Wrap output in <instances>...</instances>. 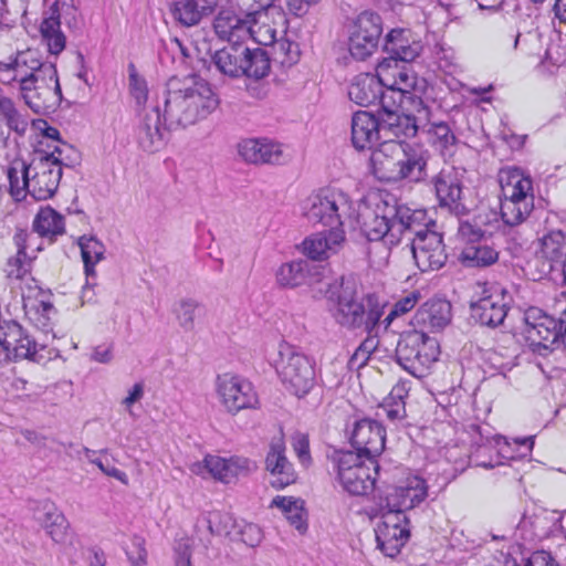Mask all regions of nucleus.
<instances>
[{
	"label": "nucleus",
	"instance_id": "nucleus-51",
	"mask_svg": "<svg viewBox=\"0 0 566 566\" xmlns=\"http://www.w3.org/2000/svg\"><path fill=\"white\" fill-rule=\"evenodd\" d=\"M511 181L504 188V199L502 201H522L526 198H534L533 182L530 177L512 175Z\"/></svg>",
	"mask_w": 566,
	"mask_h": 566
},
{
	"label": "nucleus",
	"instance_id": "nucleus-15",
	"mask_svg": "<svg viewBox=\"0 0 566 566\" xmlns=\"http://www.w3.org/2000/svg\"><path fill=\"white\" fill-rule=\"evenodd\" d=\"M380 521L376 524L377 547L388 557H396L410 537L409 520L379 507Z\"/></svg>",
	"mask_w": 566,
	"mask_h": 566
},
{
	"label": "nucleus",
	"instance_id": "nucleus-54",
	"mask_svg": "<svg viewBox=\"0 0 566 566\" xmlns=\"http://www.w3.org/2000/svg\"><path fill=\"white\" fill-rule=\"evenodd\" d=\"M44 155L61 167V170L63 167L73 168L80 163L78 151L67 143L55 146L52 151L44 153Z\"/></svg>",
	"mask_w": 566,
	"mask_h": 566
},
{
	"label": "nucleus",
	"instance_id": "nucleus-49",
	"mask_svg": "<svg viewBox=\"0 0 566 566\" xmlns=\"http://www.w3.org/2000/svg\"><path fill=\"white\" fill-rule=\"evenodd\" d=\"M203 310V305L191 297L181 298L174 310L179 326L186 332H192L196 326V317Z\"/></svg>",
	"mask_w": 566,
	"mask_h": 566
},
{
	"label": "nucleus",
	"instance_id": "nucleus-42",
	"mask_svg": "<svg viewBox=\"0 0 566 566\" xmlns=\"http://www.w3.org/2000/svg\"><path fill=\"white\" fill-rule=\"evenodd\" d=\"M32 228L39 237L61 235L65 231L64 218L56 210L46 206L36 213Z\"/></svg>",
	"mask_w": 566,
	"mask_h": 566
},
{
	"label": "nucleus",
	"instance_id": "nucleus-40",
	"mask_svg": "<svg viewBox=\"0 0 566 566\" xmlns=\"http://www.w3.org/2000/svg\"><path fill=\"white\" fill-rule=\"evenodd\" d=\"M539 255L545 260V273L560 268L566 259V234L557 230L544 235L541 241Z\"/></svg>",
	"mask_w": 566,
	"mask_h": 566
},
{
	"label": "nucleus",
	"instance_id": "nucleus-7",
	"mask_svg": "<svg viewBox=\"0 0 566 566\" xmlns=\"http://www.w3.org/2000/svg\"><path fill=\"white\" fill-rule=\"evenodd\" d=\"M408 107L399 106L395 102L382 101V129L397 138H412L420 129H424L431 117L430 107L419 96L407 97Z\"/></svg>",
	"mask_w": 566,
	"mask_h": 566
},
{
	"label": "nucleus",
	"instance_id": "nucleus-26",
	"mask_svg": "<svg viewBox=\"0 0 566 566\" xmlns=\"http://www.w3.org/2000/svg\"><path fill=\"white\" fill-rule=\"evenodd\" d=\"M429 157L427 149L418 145L407 144L390 181L408 180L415 184L423 181L427 177Z\"/></svg>",
	"mask_w": 566,
	"mask_h": 566
},
{
	"label": "nucleus",
	"instance_id": "nucleus-30",
	"mask_svg": "<svg viewBox=\"0 0 566 566\" xmlns=\"http://www.w3.org/2000/svg\"><path fill=\"white\" fill-rule=\"evenodd\" d=\"M238 151L244 161L254 165H279L286 159L281 145L268 139H244L238 145Z\"/></svg>",
	"mask_w": 566,
	"mask_h": 566
},
{
	"label": "nucleus",
	"instance_id": "nucleus-8",
	"mask_svg": "<svg viewBox=\"0 0 566 566\" xmlns=\"http://www.w3.org/2000/svg\"><path fill=\"white\" fill-rule=\"evenodd\" d=\"M438 355L437 340L429 337L424 331L413 329L401 335L396 347L397 363L417 378L427 375Z\"/></svg>",
	"mask_w": 566,
	"mask_h": 566
},
{
	"label": "nucleus",
	"instance_id": "nucleus-33",
	"mask_svg": "<svg viewBox=\"0 0 566 566\" xmlns=\"http://www.w3.org/2000/svg\"><path fill=\"white\" fill-rule=\"evenodd\" d=\"M23 310L28 319L36 328L44 333L52 331V324L56 311L51 302V294H48L40 289L34 296H23Z\"/></svg>",
	"mask_w": 566,
	"mask_h": 566
},
{
	"label": "nucleus",
	"instance_id": "nucleus-56",
	"mask_svg": "<svg viewBox=\"0 0 566 566\" xmlns=\"http://www.w3.org/2000/svg\"><path fill=\"white\" fill-rule=\"evenodd\" d=\"M34 255H25L17 250V254L10 258L6 264V273L9 279L21 280L31 272Z\"/></svg>",
	"mask_w": 566,
	"mask_h": 566
},
{
	"label": "nucleus",
	"instance_id": "nucleus-9",
	"mask_svg": "<svg viewBox=\"0 0 566 566\" xmlns=\"http://www.w3.org/2000/svg\"><path fill=\"white\" fill-rule=\"evenodd\" d=\"M40 76L52 80L54 77V63L43 62L38 50L28 49L19 51L0 61V81L4 85L18 84L19 91H27L28 87Z\"/></svg>",
	"mask_w": 566,
	"mask_h": 566
},
{
	"label": "nucleus",
	"instance_id": "nucleus-31",
	"mask_svg": "<svg viewBox=\"0 0 566 566\" xmlns=\"http://www.w3.org/2000/svg\"><path fill=\"white\" fill-rule=\"evenodd\" d=\"M407 144L403 142L385 140L373 150L370 161L374 172L379 179L391 180Z\"/></svg>",
	"mask_w": 566,
	"mask_h": 566
},
{
	"label": "nucleus",
	"instance_id": "nucleus-45",
	"mask_svg": "<svg viewBox=\"0 0 566 566\" xmlns=\"http://www.w3.org/2000/svg\"><path fill=\"white\" fill-rule=\"evenodd\" d=\"M308 273L306 261H292L282 264L276 272V282L282 287H296L305 283Z\"/></svg>",
	"mask_w": 566,
	"mask_h": 566
},
{
	"label": "nucleus",
	"instance_id": "nucleus-41",
	"mask_svg": "<svg viewBox=\"0 0 566 566\" xmlns=\"http://www.w3.org/2000/svg\"><path fill=\"white\" fill-rule=\"evenodd\" d=\"M271 506L281 509L285 518L300 534H304L307 531L306 512L304 510L303 500L277 495L272 500Z\"/></svg>",
	"mask_w": 566,
	"mask_h": 566
},
{
	"label": "nucleus",
	"instance_id": "nucleus-12",
	"mask_svg": "<svg viewBox=\"0 0 566 566\" xmlns=\"http://www.w3.org/2000/svg\"><path fill=\"white\" fill-rule=\"evenodd\" d=\"M338 480L352 495H367L375 488L376 475L373 465L354 451H339L334 457Z\"/></svg>",
	"mask_w": 566,
	"mask_h": 566
},
{
	"label": "nucleus",
	"instance_id": "nucleus-62",
	"mask_svg": "<svg viewBox=\"0 0 566 566\" xmlns=\"http://www.w3.org/2000/svg\"><path fill=\"white\" fill-rule=\"evenodd\" d=\"M274 0H238L239 6L247 17L258 20L264 11L272 6Z\"/></svg>",
	"mask_w": 566,
	"mask_h": 566
},
{
	"label": "nucleus",
	"instance_id": "nucleus-17",
	"mask_svg": "<svg viewBox=\"0 0 566 566\" xmlns=\"http://www.w3.org/2000/svg\"><path fill=\"white\" fill-rule=\"evenodd\" d=\"M385 441L386 432L378 421L364 418L355 422L350 437L352 446L356 450L354 453L365 458L373 465L375 473L379 468L376 457L382 452Z\"/></svg>",
	"mask_w": 566,
	"mask_h": 566
},
{
	"label": "nucleus",
	"instance_id": "nucleus-11",
	"mask_svg": "<svg viewBox=\"0 0 566 566\" xmlns=\"http://www.w3.org/2000/svg\"><path fill=\"white\" fill-rule=\"evenodd\" d=\"M20 170L24 172V185L29 186V195L35 200H46L56 192L62 170L50 160L42 150H35L30 163H20Z\"/></svg>",
	"mask_w": 566,
	"mask_h": 566
},
{
	"label": "nucleus",
	"instance_id": "nucleus-36",
	"mask_svg": "<svg viewBox=\"0 0 566 566\" xmlns=\"http://www.w3.org/2000/svg\"><path fill=\"white\" fill-rule=\"evenodd\" d=\"M284 452L285 448L282 441L273 442L265 459L266 470L273 476L271 485L279 490L294 483L296 480L293 467Z\"/></svg>",
	"mask_w": 566,
	"mask_h": 566
},
{
	"label": "nucleus",
	"instance_id": "nucleus-19",
	"mask_svg": "<svg viewBox=\"0 0 566 566\" xmlns=\"http://www.w3.org/2000/svg\"><path fill=\"white\" fill-rule=\"evenodd\" d=\"M431 188L441 208L459 216L464 213L462 179L454 168H443L430 179Z\"/></svg>",
	"mask_w": 566,
	"mask_h": 566
},
{
	"label": "nucleus",
	"instance_id": "nucleus-53",
	"mask_svg": "<svg viewBox=\"0 0 566 566\" xmlns=\"http://www.w3.org/2000/svg\"><path fill=\"white\" fill-rule=\"evenodd\" d=\"M208 530L211 535L229 536L237 526L234 517L227 512H212L207 517Z\"/></svg>",
	"mask_w": 566,
	"mask_h": 566
},
{
	"label": "nucleus",
	"instance_id": "nucleus-44",
	"mask_svg": "<svg viewBox=\"0 0 566 566\" xmlns=\"http://www.w3.org/2000/svg\"><path fill=\"white\" fill-rule=\"evenodd\" d=\"M86 276L95 274L94 266L104 259L105 245L94 235H82L77 240Z\"/></svg>",
	"mask_w": 566,
	"mask_h": 566
},
{
	"label": "nucleus",
	"instance_id": "nucleus-46",
	"mask_svg": "<svg viewBox=\"0 0 566 566\" xmlns=\"http://www.w3.org/2000/svg\"><path fill=\"white\" fill-rule=\"evenodd\" d=\"M534 209V198L522 201H501V217L505 224L514 227L524 222Z\"/></svg>",
	"mask_w": 566,
	"mask_h": 566
},
{
	"label": "nucleus",
	"instance_id": "nucleus-60",
	"mask_svg": "<svg viewBox=\"0 0 566 566\" xmlns=\"http://www.w3.org/2000/svg\"><path fill=\"white\" fill-rule=\"evenodd\" d=\"M394 78L392 83L388 84V90L392 92H398L401 97L407 99L408 96H405L408 93L409 88L415 86V77L410 74L405 67L398 70L397 67L392 70L390 74ZM401 104L405 102L400 101Z\"/></svg>",
	"mask_w": 566,
	"mask_h": 566
},
{
	"label": "nucleus",
	"instance_id": "nucleus-50",
	"mask_svg": "<svg viewBox=\"0 0 566 566\" xmlns=\"http://www.w3.org/2000/svg\"><path fill=\"white\" fill-rule=\"evenodd\" d=\"M429 135V142L437 147L442 155L449 147L454 146L457 137L450 126L444 122L430 123L423 129Z\"/></svg>",
	"mask_w": 566,
	"mask_h": 566
},
{
	"label": "nucleus",
	"instance_id": "nucleus-23",
	"mask_svg": "<svg viewBox=\"0 0 566 566\" xmlns=\"http://www.w3.org/2000/svg\"><path fill=\"white\" fill-rule=\"evenodd\" d=\"M0 346L9 358L36 360L35 339L15 321H3L0 326Z\"/></svg>",
	"mask_w": 566,
	"mask_h": 566
},
{
	"label": "nucleus",
	"instance_id": "nucleus-2",
	"mask_svg": "<svg viewBox=\"0 0 566 566\" xmlns=\"http://www.w3.org/2000/svg\"><path fill=\"white\" fill-rule=\"evenodd\" d=\"M528 349L536 357V366L552 379L566 368V354L556 336L554 316L539 307L531 306L524 313Z\"/></svg>",
	"mask_w": 566,
	"mask_h": 566
},
{
	"label": "nucleus",
	"instance_id": "nucleus-21",
	"mask_svg": "<svg viewBox=\"0 0 566 566\" xmlns=\"http://www.w3.org/2000/svg\"><path fill=\"white\" fill-rule=\"evenodd\" d=\"M40 78V76L38 77ZM25 104L36 114L55 111L62 102V90L59 82L56 66L52 80H36L27 91L20 92Z\"/></svg>",
	"mask_w": 566,
	"mask_h": 566
},
{
	"label": "nucleus",
	"instance_id": "nucleus-48",
	"mask_svg": "<svg viewBox=\"0 0 566 566\" xmlns=\"http://www.w3.org/2000/svg\"><path fill=\"white\" fill-rule=\"evenodd\" d=\"M496 443L500 446V453L505 458H526L532 453L535 436L513 438L512 442L506 437L499 436Z\"/></svg>",
	"mask_w": 566,
	"mask_h": 566
},
{
	"label": "nucleus",
	"instance_id": "nucleus-27",
	"mask_svg": "<svg viewBox=\"0 0 566 566\" xmlns=\"http://www.w3.org/2000/svg\"><path fill=\"white\" fill-rule=\"evenodd\" d=\"M452 317V306L443 298H430L415 313L412 324L428 332H439L448 326Z\"/></svg>",
	"mask_w": 566,
	"mask_h": 566
},
{
	"label": "nucleus",
	"instance_id": "nucleus-47",
	"mask_svg": "<svg viewBox=\"0 0 566 566\" xmlns=\"http://www.w3.org/2000/svg\"><path fill=\"white\" fill-rule=\"evenodd\" d=\"M61 22L59 15L52 14L41 23L40 31L43 40L46 42L49 52L57 55L65 48V35L60 29Z\"/></svg>",
	"mask_w": 566,
	"mask_h": 566
},
{
	"label": "nucleus",
	"instance_id": "nucleus-13",
	"mask_svg": "<svg viewBox=\"0 0 566 566\" xmlns=\"http://www.w3.org/2000/svg\"><path fill=\"white\" fill-rule=\"evenodd\" d=\"M382 20L376 12L364 11L355 20L348 39V51L357 61H365L378 49Z\"/></svg>",
	"mask_w": 566,
	"mask_h": 566
},
{
	"label": "nucleus",
	"instance_id": "nucleus-20",
	"mask_svg": "<svg viewBox=\"0 0 566 566\" xmlns=\"http://www.w3.org/2000/svg\"><path fill=\"white\" fill-rule=\"evenodd\" d=\"M388 195L386 193L376 203L374 210L364 216L360 230L368 241H384L386 244L396 245L397 241L390 235L394 229L392 219L395 214Z\"/></svg>",
	"mask_w": 566,
	"mask_h": 566
},
{
	"label": "nucleus",
	"instance_id": "nucleus-57",
	"mask_svg": "<svg viewBox=\"0 0 566 566\" xmlns=\"http://www.w3.org/2000/svg\"><path fill=\"white\" fill-rule=\"evenodd\" d=\"M20 163L25 161L14 160L13 165L8 169L10 195L17 201L24 199L27 193H29V186L24 185V172L20 170Z\"/></svg>",
	"mask_w": 566,
	"mask_h": 566
},
{
	"label": "nucleus",
	"instance_id": "nucleus-37",
	"mask_svg": "<svg viewBox=\"0 0 566 566\" xmlns=\"http://www.w3.org/2000/svg\"><path fill=\"white\" fill-rule=\"evenodd\" d=\"M218 0H179L171 9L172 17L185 27L197 25L216 9Z\"/></svg>",
	"mask_w": 566,
	"mask_h": 566
},
{
	"label": "nucleus",
	"instance_id": "nucleus-34",
	"mask_svg": "<svg viewBox=\"0 0 566 566\" xmlns=\"http://www.w3.org/2000/svg\"><path fill=\"white\" fill-rule=\"evenodd\" d=\"M344 241V229L318 232L303 241V253L312 260H325L335 254Z\"/></svg>",
	"mask_w": 566,
	"mask_h": 566
},
{
	"label": "nucleus",
	"instance_id": "nucleus-43",
	"mask_svg": "<svg viewBox=\"0 0 566 566\" xmlns=\"http://www.w3.org/2000/svg\"><path fill=\"white\" fill-rule=\"evenodd\" d=\"M462 263L470 268H483L495 263L499 253L492 247L481 243H470L461 252Z\"/></svg>",
	"mask_w": 566,
	"mask_h": 566
},
{
	"label": "nucleus",
	"instance_id": "nucleus-32",
	"mask_svg": "<svg viewBox=\"0 0 566 566\" xmlns=\"http://www.w3.org/2000/svg\"><path fill=\"white\" fill-rule=\"evenodd\" d=\"M385 51L397 63L411 62L422 51V44L416 40L408 29H392L385 39Z\"/></svg>",
	"mask_w": 566,
	"mask_h": 566
},
{
	"label": "nucleus",
	"instance_id": "nucleus-38",
	"mask_svg": "<svg viewBox=\"0 0 566 566\" xmlns=\"http://www.w3.org/2000/svg\"><path fill=\"white\" fill-rule=\"evenodd\" d=\"M218 0H179L171 9L172 17L185 27L197 25L216 9Z\"/></svg>",
	"mask_w": 566,
	"mask_h": 566
},
{
	"label": "nucleus",
	"instance_id": "nucleus-64",
	"mask_svg": "<svg viewBox=\"0 0 566 566\" xmlns=\"http://www.w3.org/2000/svg\"><path fill=\"white\" fill-rule=\"evenodd\" d=\"M523 566H559V563L552 553L542 549L532 553Z\"/></svg>",
	"mask_w": 566,
	"mask_h": 566
},
{
	"label": "nucleus",
	"instance_id": "nucleus-6",
	"mask_svg": "<svg viewBox=\"0 0 566 566\" xmlns=\"http://www.w3.org/2000/svg\"><path fill=\"white\" fill-rule=\"evenodd\" d=\"M273 364L284 388L290 394L302 398L311 391L315 384L314 366L308 357L297 352L294 346L281 342Z\"/></svg>",
	"mask_w": 566,
	"mask_h": 566
},
{
	"label": "nucleus",
	"instance_id": "nucleus-59",
	"mask_svg": "<svg viewBox=\"0 0 566 566\" xmlns=\"http://www.w3.org/2000/svg\"><path fill=\"white\" fill-rule=\"evenodd\" d=\"M38 240L39 237L34 234V231L29 232L23 229H18L13 237L17 250L23 252L25 255H34V258L36 256V252L41 250Z\"/></svg>",
	"mask_w": 566,
	"mask_h": 566
},
{
	"label": "nucleus",
	"instance_id": "nucleus-14",
	"mask_svg": "<svg viewBox=\"0 0 566 566\" xmlns=\"http://www.w3.org/2000/svg\"><path fill=\"white\" fill-rule=\"evenodd\" d=\"M216 391L221 405L231 415H237L243 409H254L259 405L252 384L232 373L217 376Z\"/></svg>",
	"mask_w": 566,
	"mask_h": 566
},
{
	"label": "nucleus",
	"instance_id": "nucleus-1",
	"mask_svg": "<svg viewBox=\"0 0 566 566\" xmlns=\"http://www.w3.org/2000/svg\"><path fill=\"white\" fill-rule=\"evenodd\" d=\"M211 85L196 76L171 77L163 97V118L168 129L186 128L206 119L219 106Z\"/></svg>",
	"mask_w": 566,
	"mask_h": 566
},
{
	"label": "nucleus",
	"instance_id": "nucleus-29",
	"mask_svg": "<svg viewBox=\"0 0 566 566\" xmlns=\"http://www.w3.org/2000/svg\"><path fill=\"white\" fill-rule=\"evenodd\" d=\"M381 130H384L381 111L378 117L365 111L354 113L352 143L356 149H371L378 143Z\"/></svg>",
	"mask_w": 566,
	"mask_h": 566
},
{
	"label": "nucleus",
	"instance_id": "nucleus-55",
	"mask_svg": "<svg viewBox=\"0 0 566 566\" xmlns=\"http://www.w3.org/2000/svg\"><path fill=\"white\" fill-rule=\"evenodd\" d=\"M129 93L137 105H145L148 99V86L146 80L139 75L134 63L128 64Z\"/></svg>",
	"mask_w": 566,
	"mask_h": 566
},
{
	"label": "nucleus",
	"instance_id": "nucleus-39",
	"mask_svg": "<svg viewBox=\"0 0 566 566\" xmlns=\"http://www.w3.org/2000/svg\"><path fill=\"white\" fill-rule=\"evenodd\" d=\"M205 463L211 475L223 483H231L239 474H245L252 464L245 458H231L227 460L213 455L206 457Z\"/></svg>",
	"mask_w": 566,
	"mask_h": 566
},
{
	"label": "nucleus",
	"instance_id": "nucleus-52",
	"mask_svg": "<svg viewBox=\"0 0 566 566\" xmlns=\"http://www.w3.org/2000/svg\"><path fill=\"white\" fill-rule=\"evenodd\" d=\"M553 311L554 314L552 315L556 323V336L566 354V291L560 292L554 297Z\"/></svg>",
	"mask_w": 566,
	"mask_h": 566
},
{
	"label": "nucleus",
	"instance_id": "nucleus-61",
	"mask_svg": "<svg viewBox=\"0 0 566 566\" xmlns=\"http://www.w3.org/2000/svg\"><path fill=\"white\" fill-rule=\"evenodd\" d=\"M240 541L250 547L258 546L262 541L261 528L253 523H243L239 526Z\"/></svg>",
	"mask_w": 566,
	"mask_h": 566
},
{
	"label": "nucleus",
	"instance_id": "nucleus-24",
	"mask_svg": "<svg viewBox=\"0 0 566 566\" xmlns=\"http://www.w3.org/2000/svg\"><path fill=\"white\" fill-rule=\"evenodd\" d=\"M428 495L426 481L419 476L407 480L406 485L394 488L380 504L382 510L391 511L398 515H406V511L420 504Z\"/></svg>",
	"mask_w": 566,
	"mask_h": 566
},
{
	"label": "nucleus",
	"instance_id": "nucleus-10",
	"mask_svg": "<svg viewBox=\"0 0 566 566\" xmlns=\"http://www.w3.org/2000/svg\"><path fill=\"white\" fill-rule=\"evenodd\" d=\"M213 28L218 36L229 43L251 38L261 45H269L275 39V31L269 25L260 27L254 18L247 17V13L242 17L232 10H221L214 19Z\"/></svg>",
	"mask_w": 566,
	"mask_h": 566
},
{
	"label": "nucleus",
	"instance_id": "nucleus-58",
	"mask_svg": "<svg viewBox=\"0 0 566 566\" xmlns=\"http://www.w3.org/2000/svg\"><path fill=\"white\" fill-rule=\"evenodd\" d=\"M419 300L420 293L418 291H412L408 295L398 300L384 319L385 327H388L396 317L410 312Z\"/></svg>",
	"mask_w": 566,
	"mask_h": 566
},
{
	"label": "nucleus",
	"instance_id": "nucleus-4",
	"mask_svg": "<svg viewBox=\"0 0 566 566\" xmlns=\"http://www.w3.org/2000/svg\"><path fill=\"white\" fill-rule=\"evenodd\" d=\"M211 64L221 74L231 78L247 76L260 80L270 72L268 53L260 49H250L243 42L229 43L211 55Z\"/></svg>",
	"mask_w": 566,
	"mask_h": 566
},
{
	"label": "nucleus",
	"instance_id": "nucleus-63",
	"mask_svg": "<svg viewBox=\"0 0 566 566\" xmlns=\"http://www.w3.org/2000/svg\"><path fill=\"white\" fill-rule=\"evenodd\" d=\"M132 566H145L147 563V551L145 542L140 537H134L132 541V549L126 552Z\"/></svg>",
	"mask_w": 566,
	"mask_h": 566
},
{
	"label": "nucleus",
	"instance_id": "nucleus-35",
	"mask_svg": "<svg viewBox=\"0 0 566 566\" xmlns=\"http://www.w3.org/2000/svg\"><path fill=\"white\" fill-rule=\"evenodd\" d=\"M34 518L54 543L60 544L66 541L69 522L53 502L49 500L39 502L34 507Z\"/></svg>",
	"mask_w": 566,
	"mask_h": 566
},
{
	"label": "nucleus",
	"instance_id": "nucleus-25",
	"mask_svg": "<svg viewBox=\"0 0 566 566\" xmlns=\"http://www.w3.org/2000/svg\"><path fill=\"white\" fill-rule=\"evenodd\" d=\"M166 129L161 105L157 103L150 109H145L137 128V143L148 153L161 149L166 144Z\"/></svg>",
	"mask_w": 566,
	"mask_h": 566
},
{
	"label": "nucleus",
	"instance_id": "nucleus-3",
	"mask_svg": "<svg viewBox=\"0 0 566 566\" xmlns=\"http://www.w3.org/2000/svg\"><path fill=\"white\" fill-rule=\"evenodd\" d=\"M329 300L333 303L332 313L335 321L350 329L361 328L370 334L384 314V307L374 296H367V305L358 300L355 281L344 276L332 286Z\"/></svg>",
	"mask_w": 566,
	"mask_h": 566
},
{
	"label": "nucleus",
	"instance_id": "nucleus-28",
	"mask_svg": "<svg viewBox=\"0 0 566 566\" xmlns=\"http://www.w3.org/2000/svg\"><path fill=\"white\" fill-rule=\"evenodd\" d=\"M382 80L370 73H360L354 77L348 87V97L350 101L360 106L374 105L377 102L382 111V101L387 102Z\"/></svg>",
	"mask_w": 566,
	"mask_h": 566
},
{
	"label": "nucleus",
	"instance_id": "nucleus-5",
	"mask_svg": "<svg viewBox=\"0 0 566 566\" xmlns=\"http://www.w3.org/2000/svg\"><path fill=\"white\" fill-rule=\"evenodd\" d=\"M303 217L312 224L343 229L344 220L353 212V202L347 193L334 188H322L312 192L301 205Z\"/></svg>",
	"mask_w": 566,
	"mask_h": 566
},
{
	"label": "nucleus",
	"instance_id": "nucleus-18",
	"mask_svg": "<svg viewBox=\"0 0 566 566\" xmlns=\"http://www.w3.org/2000/svg\"><path fill=\"white\" fill-rule=\"evenodd\" d=\"M416 265L421 272L434 271L442 268L447 254L442 235L437 231H427L418 238H409V243Z\"/></svg>",
	"mask_w": 566,
	"mask_h": 566
},
{
	"label": "nucleus",
	"instance_id": "nucleus-16",
	"mask_svg": "<svg viewBox=\"0 0 566 566\" xmlns=\"http://www.w3.org/2000/svg\"><path fill=\"white\" fill-rule=\"evenodd\" d=\"M388 200H390L395 214L392 219L394 229L390 235L397 241V244L402 239L409 242V238H418L426 234L427 231H433L431 228L436 227V222L428 217L426 209H411L390 193Z\"/></svg>",
	"mask_w": 566,
	"mask_h": 566
},
{
	"label": "nucleus",
	"instance_id": "nucleus-22",
	"mask_svg": "<svg viewBox=\"0 0 566 566\" xmlns=\"http://www.w3.org/2000/svg\"><path fill=\"white\" fill-rule=\"evenodd\" d=\"M506 297L505 290L492 287L489 294L471 303V317L480 325L490 328L502 325L509 312Z\"/></svg>",
	"mask_w": 566,
	"mask_h": 566
}]
</instances>
